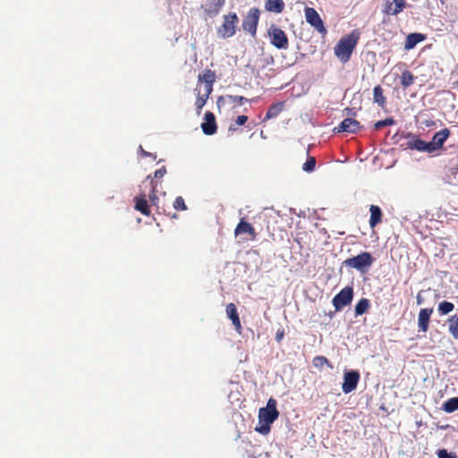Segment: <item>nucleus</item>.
<instances>
[{"label":"nucleus","instance_id":"nucleus-1","mask_svg":"<svg viewBox=\"0 0 458 458\" xmlns=\"http://www.w3.org/2000/svg\"><path fill=\"white\" fill-rule=\"evenodd\" d=\"M216 81V72L209 69H205L198 76V81L194 92L197 99L195 102L197 113H199L205 105L209 94L212 92L213 84Z\"/></svg>","mask_w":458,"mask_h":458},{"label":"nucleus","instance_id":"nucleus-2","mask_svg":"<svg viewBox=\"0 0 458 458\" xmlns=\"http://www.w3.org/2000/svg\"><path fill=\"white\" fill-rule=\"evenodd\" d=\"M359 33L353 30L351 34L343 37L335 47V55L342 61L347 62L358 43Z\"/></svg>","mask_w":458,"mask_h":458},{"label":"nucleus","instance_id":"nucleus-3","mask_svg":"<svg viewBox=\"0 0 458 458\" xmlns=\"http://www.w3.org/2000/svg\"><path fill=\"white\" fill-rule=\"evenodd\" d=\"M375 259L371 253L363 251L355 257H352L344 260L345 267L355 268L361 273L366 272L373 264Z\"/></svg>","mask_w":458,"mask_h":458},{"label":"nucleus","instance_id":"nucleus-4","mask_svg":"<svg viewBox=\"0 0 458 458\" xmlns=\"http://www.w3.org/2000/svg\"><path fill=\"white\" fill-rule=\"evenodd\" d=\"M223 23L217 29V34L222 38H232L236 33V28L239 23L238 15L235 13H229L224 15Z\"/></svg>","mask_w":458,"mask_h":458},{"label":"nucleus","instance_id":"nucleus-5","mask_svg":"<svg viewBox=\"0 0 458 458\" xmlns=\"http://www.w3.org/2000/svg\"><path fill=\"white\" fill-rule=\"evenodd\" d=\"M277 403L274 398H269L267 406L259 411V422L273 423L279 417V411L276 408Z\"/></svg>","mask_w":458,"mask_h":458},{"label":"nucleus","instance_id":"nucleus-6","mask_svg":"<svg viewBox=\"0 0 458 458\" xmlns=\"http://www.w3.org/2000/svg\"><path fill=\"white\" fill-rule=\"evenodd\" d=\"M304 15L306 21L313 27L320 35L325 37L327 33V30L324 25V21H322L318 13L313 7H305L304 8Z\"/></svg>","mask_w":458,"mask_h":458},{"label":"nucleus","instance_id":"nucleus-7","mask_svg":"<svg viewBox=\"0 0 458 458\" xmlns=\"http://www.w3.org/2000/svg\"><path fill=\"white\" fill-rule=\"evenodd\" d=\"M260 12L257 7L250 8L242 21V30L250 33L252 37L256 36L257 28L259 21Z\"/></svg>","mask_w":458,"mask_h":458},{"label":"nucleus","instance_id":"nucleus-8","mask_svg":"<svg viewBox=\"0 0 458 458\" xmlns=\"http://www.w3.org/2000/svg\"><path fill=\"white\" fill-rule=\"evenodd\" d=\"M268 35L270 37L271 44L278 49H287L289 46L288 38L285 32L276 27V25H272L268 29Z\"/></svg>","mask_w":458,"mask_h":458},{"label":"nucleus","instance_id":"nucleus-9","mask_svg":"<svg viewBox=\"0 0 458 458\" xmlns=\"http://www.w3.org/2000/svg\"><path fill=\"white\" fill-rule=\"evenodd\" d=\"M353 298V289L351 286H346L342 289L334 298L333 305L336 311L341 310L344 307L350 304Z\"/></svg>","mask_w":458,"mask_h":458},{"label":"nucleus","instance_id":"nucleus-10","mask_svg":"<svg viewBox=\"0 0 458 458\" xmlns=\"http://www.w3.org/2000/svg\"><path fill=\"white\" fill-rule=\"evenodd\" d=\"M166 174V168L165 166H162L160 168H158L157 170L155 171L154 173V178H151L150 175L147 176L146 180L143 182H147L148 180H149V184L151 186V190H150V192L148 194V198H149V200L150 202L153 204V205H156L157 204V201L158 200V198L157 196V181L161 178H163V176Z\"/></svg>","mask_w":458,"mask_h":458},{"label":"nucleus","instance_id":"nucleus-11","mask_svg":"<svg viewBox=\"0 0 458 458\" xmlns=\"http://www.w3.org/2000/svg\"><path fill=\"white\" fill-rule=\"evenodd\" d=\"M362 129L360 123L353 119L352 117H346L344 121H342L338 126L335 127V132H344L346 134L349 133H358Z\"/></svg>","mask_w":458,"mask_h":458},{"label":"nucleus","instance_id":"nucleus-12","mask_svg":"<svg viewBox=\"0 0 458 458\" xmlns=\"http://www.w3.org/2000/svg\"><path fill=\"white\" fill-rule=\"evenodd\" d=\"M360 380V373L356 370H352L344 373V383L342 386L343 392L349 394L355 390Z\"/></svg>","mask_w":458,"mask_h":458},{"label":"nucleus","instance_id":"nucleus-13","mask_svg":"<svg viewBox=\"0 0 458 458\" xmlns=\"http://www.w3.org/2000/svg\"><path fill=\"white\" fill-rule=\"evenodd\" d=\"M405 5V0H384L383 13L386 15H397Z\"/></svg>","mask_w":458,"mask_h":458},{"label":"nucleus","instance_id":"nucleus-14","mask_svg":"<svg viewBox=\"0 0 458 458\" xmlns=\"http://www.w3.org/2000/svg\"><path fill=\"white\" fill-rule=\"evenodd\" d=\"M225 311H226L227 317L231 319L236 332L238 334H241L242 327L241 320H240L235 304L234 303L227 304Z\"/></svg>","mask_w":458,"mask_h":458},{"label":"nucleus","instance_id":"nucleus-15","mask_svg":"<svg viewBox=\"0 0 458 458\" xmlns=\"http://www.w3.org/2000/svg\"><path fill=\"white\" fill-rule=\"evenodd\" d=\"M247 233L250 236V240L256 239L257 233L255 228L251 224L245 221L244 218H242L239 224L236 225L234 229V234L237 236L239 234Z\"/></svg>","mask_w":458,"mask_h":458},{"label":"nucleus","instance_id":"nucleus-16","mask_svg":"<svg viewBox=\"0 0 458 458\" xmlns=\"http://www.w3.org/2000/svg\"><path fill=\"white\" fill-rule=\"evenodd\" d=\"M225 0H206L202 5L204 11L209 16H216L225 5Z\"/></svg>","mask_w":458,"mask_h":458},{"label":"nucleus","instance_id":"nucleus-17","mask_svg":"<svg viewBox=\"0 0 458 458\" xmlns=\"http://www.w3.org/2000/svg\"><path fill=\"white\" fill-rule=\"evenodd\" d=\"M432 313L433 309H421L420 310L418 318V327L420 331L426 333L428 330L430 317Z\"/></svg>","mask_w":458,"mask_h":458},{"label":"nucleus","instance_id":"nucleus-18","mask_svg":"<svg viewBox=\"0 0 458 458\" xmlns=\"http://www.w3.org/2000/svg\"><path fill=\"white\" fill-rule=\"evenodd\" d=\"M135 209L140 211L144 216H148L150 215V207L147 200V194L144 192L140 193L134 198Z\"/></svg>","mask_w":458,"mask_h":458},{"label":"nucleus","instance_id":"nucleus-19","mask_svg":"<svg viewBox=\"0 0 458 458\" xmlns=\"http://www.w3.org/2000/svg\"><path fill=\"white\" fill-rule=\"evenodd\" d=\"M248 100L243 97H232V96H226L222 97L218 100V106L219 107L229 106H241L243 104V102H247Z\"/></svg>","mask_w":458,"mask_h":458},{"label":"nucleus","instance_id":"nucleus-20","mask_svg":"<svg viewBox=\"0 0 458 458\" xmlns=\"http://www.w3.org/2000/svg\"><path fill=\"white\" fill-rule=\"evenodd\" d=\"M370 217H369V226L371 228L376 227L378 224L382 222L383 212L378 206L371 205L369 207Z\"/></svg>","mask_w":458,"mask_h":458},{"label":"nucleus","instance_id":"nucleus-21","mask_svg":"<svg viewBox=\"0 0 458 458\" xmlns=\"http://www.w3.org/2000/svg\"><path fill=\"white\" fill-rule=\"evenodd\" d=\"M216 116H205V122L201 123L202 131L207 135H212L216 131Z\"/></svg>","mask_w":458,"mask_h":458},{"label":"nucleus","instance_id":"nucleus-22","mask_svg":"<svg viewBox=\"0 0 458 458\" xmlns=\"http://www.w3.org/2000/svg\"><path fill=\"white\" fill-rule=\"evenodd\" d=\"M284 2L283 0H267L265 2V9L267 12L281 13L284 9Z\"/></svg>","mask_w":458,"mask_h":458},{"label":"nucleus","instance_id":"nucleus-23","mask_svg":"<svg viewBox=\"0 0 458 458\" xmlns=\"http://www.w3.org/2000/svg\"><path fill=\"white\" fill-rule=\"evenodd\" d=\"M425 39V36L420 33H411L406 37L404 48L406 50L412 49L416 47L417 44L423 41Z\"/></svg>","mask_w":458,"mask_h":458},{"label":"nucleus","instance_id":"nucleus-24","mask_svg":"<svg viewBox=\"0 0 458 458\" xmlns=\"http://www.w3.org/2000/svg\"><path fill=\"white\" fill-rule=\"evenodd\" d=\"M373 102L383 108L386 106V98L384 96V89L380 85H377L373 89Z\"/></svg>","mask_w":458,"mask_h":458},{"label":"nucleus","instance_id":"nucleus-25","mask_svg":"<svg viewBox=\"0 0 458 458\" xmlns=\"http://www.w3.org/2000/svg\"><path fill=\"white\" fill-rule=\"evenodd\" d=\"M450 135V131L446 128L442 129L441 131L435 133L432 138L433 144H435L438 148H441L446 140V139Z\"/></svg>","mask_w":458,"mask_h":458},{"label":"nucleus","instance_id":"nucleus-26","mask_svg":"<svg viewBox=\"0 0 458 458\" xmlns=\"http://www.w3.org/2000/svg\"><path fill=\"white\" fill-rule=\"evenodd\" d=\"M416 77L409 70H404L400 77V83L403 89H407L412 85Z\"/></svg>","mask_w":458,"mask_h":458},{"label":"nucleus","instance_id":"nucleus-27","mask_svg":"<svg viewBox=\"0 0 458 458\" xmlns=\"http://www.w3.org/2000/svg\"><path fill=\"white\" fill-rule=\"evenodd\" d=\"M449 333L458 340V316L454 315L447 320Z\"/></svg>","mask_w":458,"mask_h":458},{"label":"nucleus","instance_id":"nucleus-28","mask_svg":"<svg viewBox=\"0 0 458 458\" xmlns=\"http://www.w3.org/2000/svg\"><path fill=\"white\" fill-rule=\"evenodd\" d=\"M443 410L451 413L458 410V397H452L443 404Z\"/></svg>","mask_w":458,"mask_h":458},{"label":"nucleus","instance_id":"nucleus-29","mask_svg":"<svg viewBox=\"0 0 458 458\" xmlns=\"http://www.w3.org/2000/svg\"><path fill=\"white\" fill-rule=\"evenodd\" d=\"M369 308V301L366 298H362L358 301L355 306V314L360 316L364 314Z\"/></svg>","mask_w":458,"mask_h":458},{"label":"nucleus","instance_id":"nucleus-30","mask_svg":"<svg viewBox=\"0 0 458 458\" xmlns=\"http://www.w3.org/2000/svg\"><path fill=\"white\" fill-rule=\"evenodd\" d=\"M285 105H286L285 101L275 103L269 107V109L266 114H268V115L278 114L282 113L283 111H284Z\"/></svg>","mask_w":458,"mask_h":458},{"label":"nucleus","instance_id":"nucleus-31","mask_svg":"<svg viewBox=\"0 0 458 458\" xmlns=\"http://www.w3.org/2000/svg\"><path fill=\"white\" fill-rule=\"evenodd\" d=\"M312 363L315 368L319 369H323L325 365L333 368L329 360L325 356H316L315 358H313Z\"/></svg>","mask_w":458,"mask_h":458},{"label":"nucleus","instance_id":"nucleus-32","mask_svg":"<svg viewBox=\"0 0 458 458\" xmlns=\"http://www.w3.org/2000/svg\"><path fill=\"white\" fill-rule=\"evenodd\" d=\"M408 148L417 149L419 151H424L425 141L420 139H415L407 143Z\"/></svg>","mask_w":458,"mask_h":458},{"label":"nucleus","instance_id":"nucleus-33","mask_svg":"<svg viewBox=\"0 0 458 458\" xmlns=\"http://www.w3.org/2000/svg\"><path fill=\"white\" fill-rule=\"evenodd\" d=\"M454 305L450 301H442L438 305V311L443 314H448L453 311Z\"/></svg>","mask_w":458,"mask_h":458},{"label":"nucleus","instance_id":"nucleus-34","mask_svg":"<svg viewBox=\"0 0 458 458\" xmlns=\"http://www.w3.org/2000/svg\"><path fill=\"white\" fill-rule=\"evenodd\" d=\"M271 429V423L259 422V426L255 428V430L263 436L267 435Z\"/></svg>","mask_w":458,"mask_h":458},{"label":"nucleus","instance_id":"nucleus-35","mask_svg":"<svg viewBox=\"0 0 458 458\" xmlns=\"http://www.w3.org/2000/svg\"><path fill=\"white\" fill-rule=\"evenodd\" d=\"M316 166V158L314 157H308L307 161L303 164L302 169L305 172H313Z\"/></svg>","mask_w":458,"mask_h":458},{"label":"nucleus","instance_id":"nucleus-36","mask_svg":"<svg viewBox=\"0 0 458 458\" xmlns=\"http://www.w3.org/2000/svg\"><path fill=\"white\" fill-rule=\"evenodd\" d=\"M395 122L392 117L386 118L384 120L378 121L374 124L375 130H379L383 127L389 126L394 124Z\"/></svg>","mask_w":458,"mask_h":458},{"label":"nucleus","instance_id":"nucleus-37","mask_svg":"<svg viewBox=\"0 0 458 458\" xmlns=\"http://www.w3.org/2000/svg\"><path fill=\"white\" fill-rule=\"evenodd\" d=\"M395 122L392 117L386 118L384 120L378 121L374 124L375 130H379L383 127L389 126L394 124Z\"/></svg>","mask_w":458,"mask_h":458},{"label":"nucleus","instance_id":"nucleus-38","mask_svg":"<svg viewBox=\"0 0 458 458\" xmlns=\"http://www.w3.org/2000/svg\"><path fill=\"white\" fill-rule=\"evenodd\" d=\"M174 208L176 210H186L187 206L182 197L178 196L174 201Z\"/></svg>","mask_w":458,"mask_h":458},{"label":"nucleus","instance_id":"nucleus-39","mask_svg":"<svg viewBox=\"0 0 458 458\" xmlns=\"http://www.w3.org/2000/svg\"><path fill=\"white\" fill-rule=\"evenodd\" d=\"M248 117L249 116H237L235 123L230 124L229 130L235 131L237 129V126L243 125L247 122Z\"/></svg>","mask_w":458,"mask_h":458},{"label":"nucleus","instance_id":"nucleus-40","mask_svg":"<svg viewBox=\"0 0 458 458\" xmlns=\"http://www.w3.org/2000/svg\"><path fill=\"white\" fill-rule=\"evenodd\" d=\"M438 458H457L454 453H448L445 449H440L437 452Z\"/></svg>","mask_w":458,"mask_h":458},{"label":"nucleus","instance_id":"nucleus-41","mask_svg":"<svg viewBox=\"0 0 458 458\" xmlns=\"http://www.w3.org/2000/svg\"><path fill=\"white\" fill-rule=\"evenodd\" d=\"M437 149L439 148L435 144H433L432 140L428 142L425 141L424 152L432 153Z\"/></svg>","mask_w":458,"mask_h":458},{"label":"nucleus","instance_id":"nucleus-42","mask_svg":"<svg viewBox=\"0 0 458 458\" xmlns=\"http://www.w3.org/2000/svg\"><path fill=\"white\" fill-rule=\"evenodd\" d=\"M284 336V329H278L276 334V341L277 343H280Z\"/></svg>","mask_w":458,"mask_h":458},{"label":"nucleus","instance_id":"nucleus-43","mask_svg":"<svg viewBox=\"0 0 458 458\" xmlns=\"http://www.w3.org/2000/svg\"><path fill=\"white\" fill-rule=\"evenodd\" d=\"M139 151L140 153V155L143 157H153L154 158H156V156H153L151 153L149 152H147L146 150L143 149L142 146H140L139 147Z\"/></svg>","mask_w":458,"mask_h":458},{"label":"nucleus","instance_id":"nucleus-44","mask_svg":"<svg viewBox=\"0 0 458 458\" xmlns=\"http://www.w3.org/2000/svg\"><path fill=\"white\" fill-rule=\"evenodd\" d=\"M416 299H417V304L420 305L422 303V298H421L420 294H418Z\"/></svg>","mask_w":458,"mask_h":458},{"label":"nucleus","instance_id":"nucleus-45","mask_svg":"<svg viewBox=\"0 0 458 458\" xmlns=\"http://www.w3.org/2000/svg\"><path fill=\"white\" fill-rule=\"evenodd\" d=\"M204 114L209 115V114H213L211 112H206Z\"/></svg>","mask_w":458,"mask_h":458},{"label":"nucleus","instance_id":"nucleus-46","mask_svg":"<svg viewBox=\"0 0 458 458\" xmlns=\"http://www.w3.org/2000/svg\"><path fill=\"white\" fill-rule=\"evenodd\" d=\"M253 458H257V457H253Z\"/></svg>","mask_w":458,"mask_h":458}]
</instances>
